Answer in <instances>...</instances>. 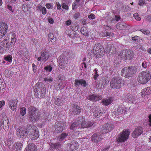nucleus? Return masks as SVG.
Here are the masks:
<instances>
[{
	"instance_id": "obj_2",
	"label": "nucleus",
	"mask_w": 151,
	"mask_h": 151,
	"mask_svg": "<svg viewBox=\"0 0 151 151\" xmlns=\"http://www.w3.org/2000/svg\"><path fill=\"white\" fill-rule=\"evenodd\" d=\"M29 117V120L34 122L39 120L40 118V113L38 109L34 106H30L28 109Z\"/></svg>"
},
{
	"instance_id": "obj_43",
	"label": "nucleus",
	"mask_w": 151,
	"mask_h": 151,
	"mask_svg": "<svg viewBox=\"0 0 151 151\" xmlns=\"http://www.w3.org/2000/svg\"><path fill=\"white\" fill-rule=\"evenodd\" d=\"M44 69L46 71L50 72L52 70V67L51 65H49L45 66Z\"/></svg>"
},
{
	"instance_id": "obj_45",
	"label": "nucleus",
	"mask_w": 151,
	"mask_h": 151,
	"mask_svg": "<svg viewBox=\"0 0 151 151\" xmlns=\"http://www.w3.org/2000/svg\"><path fill=\"white\" fill-rule=\"evenodd\" d=\"M60 144L59 142H58L52 145V147L53 149H57L60 148Z\"/></svg>"
},
{
	"instance_id": "obj_37",
	"label": "nucleus",
	"mask_w": 151,
	"mask_h": 151,
	"mask_svg": "<svg viewBox=\"0 0 151 151\" xmlns=\"http://www.w3.org/2000/svg\"><path fill=\"white\" fill-rule=\"evenodd\" d=\"M151 90L150 87H147L142 90V95H149L150 93Z\"/></svg>"
},
{
	"instance_id": "obj_27",
	"label": "nucleus",
	"mask_w": 151,
	"mask_h": 151,
	"mask_svg": "<svg viewBox=\"0 0 151 151\" xmlns=\"http://www.w3.org/2000/svg\"><path fill=\"white\" fill-rule=\"evenodd\" d=\"M135 99L131 94H128L125 96V100L126 101L129 102L130 101L133 104H135Z\"/></svg>"
},
{
	"instance_id": "obj_60",
	"label": "nucleus",
	"mask_w": 151,
	"mask_h": 151,
	"mask_svg": "<svg viewBox=\"0 0 151 151\" xmlns=\"http://www.w3.org/2000/svg\"><path fill=\"white\" fill-rule=\"evenodd\" d=\"M32 67L33 71L34 72H35L37 68V66L34 63H33L32 64Z\"/></svg>"
},
{
	"instance_id": "obj_6",
	"label": "nucleus",
	"mask_w": 151,
	"mask_h": 151,
	"mask_svg": "<svg viewBox=\"0 0 151 151\" xmlns=\"http://www.w3.org/2000/svg\"><path fill=\"white\" fill-rule=\"evenodd\" d=\"M93 52L96 57L98 58H101L104 54V49L101 44H95L93 46Z\"/></svg>"
},
{
	"instance_id": "obj_14",
	"label": "nucleus",
	"mask_w": 151,
	"mask_h": 151,
	"mask_svg": "<svg viewBox=\"0 0 151 151\" xmlns=\"http://www.w3.org/2000/svg\"><path fill=\"white\" fill-rule=\"evenodd\" d=\"M56 130L58 131L59 132H62L65 129L66 127V123L63 121L57 122L55 123Z\"/></svg>"
},
{
	"instance_id": "obj_36",
	"label": "nucleus",
	"mask_w": 151,
	"mask_h": 151,
	"mask_svg": "<svg viewBox=\"0 0 151 151\" xmlns=\"http://www.w3.org/2000/svg\"><path fill=\"white\" fill-rule=\"evenodd\" d=\"M9 41L7 39H4L3 41V42L0 43L2 45V47H5L6 48H9L11 47L9 43H8Z\"/></svg>"
},
{
	"instance_id": "obj_42",
	"label": "nucleus",
	"mask_w": 151,
	"mask_h": 151,
	"mask_svg": "<svg viewBox=\"0 0 151 151\" xmlns=\"http://www.w3.org/2000/svg\"><path fill=\"white\" fill-rule=\"evenodd\" d=\"M117 112L120 114L125 113V110L124 109V108L122 107H119L117 109Z\"/></svg>"
},
{
	"instance_id": "obj_29",
	"label": "nucleus",
	"mask_w": 151,
	"mask_h": 151,
	"mask_svg": "<svg viewBox=\"0 0 151 151\" xmlns=\"http://www.w3.org/2000/svg\"><path fill=\"white\" fill-rule=\"evenodd\" d=\"M54 37L53 34L52 33H50L48 35L49 44L50 45H52L53 44V42L56 41V39L54 38Z\"/></svg>"
},
{
	"instance_id": "obj_24",
	"label": "nucleus",
	"mask_w": 151,
	"mask_h": 151,
	"mask_svg": "<svg viewBox=\"0 0 151 151\" xmlns=\"http://www.w3.org/2000/svg\"><path fill=\"white\" fill-rule=\"evenodd\" d=\"M102 98L101 95H98L94 94L90 95L89 99L92 101H96L101 100Z\"/></svg>"
},
{
	"instance_id": "obj_32",
	"label": "nucleus",
	"mask_w": 151,
	"mask_h": 151,
	"mask_svg": "<svg viewBox=\"0 0 151 151\" xmlns=\"http://www.w3.org/2000/svg\"><path fill=\"white\" fill-rule=\"evenodd\" d=\"M103 113L101 112V110L97 109H96L93 112V114L94 117L96 118H99L101 116V114Z\"/></svg>"
},
{
	"instance_id": "obj_58",
	"label": "nucleus",
	"mask_w": 151,
	"mask_h": 151,
	"mask_svg": "<svg viewBox=\"0 0 151 151\" xmlns=\"http://www.w3.org/2000/svg\"><path fill=\"white\" fill-rule=\"evenodd\" d=\"M71 29L74 32L77 31L78 29V26L75 25H73Z\"/></svg>"
},
{
	"instance_id": "obj_28",
	"label": "nucleus",
	"mask_w": 151,
	"mask_h": 151,
	"mask_svg": "<svg viewBox=\"0 0 151 151\" xmlns=\"http://www.w3.org/2000/svg\"><path fill=\"white\" fill-rule=\"evenodd\" d=\"M3 129L6 131H7L9 129V122L8 119L4 120L2 123Z\"/></svg>"
},
{
	"instance_id": "obj_34",
	"label": "nucleus",
	"mask_w": 151,
	"mask_h": 151,
	"mask_svg": "<svg viewBox=\"0 0 151 151\" xmlns=\"http://www.w3.org/2000/svg\"><path fill=\"white\" fill-rule=\"evenodd\" d=\"M11 34L12 35V36L11 37V40L10 43H9V44L11 47L15 44L16 40V37L15 34L13 32Z\"/></svg>"
},
{
	"instance_id": "obj_16",
	"label": "nucleus",
	"mask_w": 151,
	"mask_h": 151,
	"mask_svg": "<svg viewBox=\"0 0 151 151\" xmlns=\"http://www.w3.org/2000/svg\"><path fill=\"white\" fill-rule=\"evenodd\" d=\"M72 108L70 110V113L72 115L79 114L81 111L80 107L76 104L72 105Z\"/></svg>"
},
{
	"instance_id": "obj_21",
	"label": "nucleus",
	"mask_w": 151,
	"mask_h": 151,
	"mask_svg": "<svg viewBox=\"0 0 151 151\" xmlns=\"http://www.w3.org/2000/svg\"><path fill=\"white\" fill-rule=\"evenodd\" d=\"M22 144L20 142H17L13 145L12 149L13 151H21L22 148Z\"/></svg>"
},
{
	"instance_id": "obj_12",
	"label": "nucleus",
	"mask_w": 151,
	"mask_h": 151,
	"mask_svg": "<svg viewBox=\"0 0 151 151\" xmlns=\"http://www.w3.org/2000/svg\"><path fill=\"white\" fill-rule=\"evenodd\" d=\"M78 120L80 121V128H88L93 124V123L90 121H85V119L82 117H79Z\"/></svg>"
},
{
	"instance_id": "obj_64",
	"label": "nucleus",
	"mask_w": 151,
	"mask_h": 151,
	"mask_svg": "<svg viewBox=\"0 0 151 151\" xmlns=\"http://www.w3.org/2000/svg\"><path fill=\"white\" fill-rule=\"evenodd\" d=\"M144 0H139V5L140 6H142L145 3Z\"/></svg>"
},
{
	"instance_id": "obj_4",
	"label": "nucleus",
	"mask_w": 151,
	"mask_h": 151,
	"mask_svg": "<svg viewBox=\"0 0 151 151\" xmlns=\"http://www.w3.org/2000/svg\"><path fill=\"white\" fill-rule=\"evenodd\" d=\"M150 78L151 76L149 72L144 71L139 74L138 81L140 83L145 84L150 80Z\"/></svg>"
},
{
	"instance_id": "obj_50",
	"label": "nucleus",
	"mask_w": 151,
	"mask_h": 151,
	"mask_svg": "<svg viewBox=\"0 0 151 151\" xmlns=\"http://www.w3.org/2000/svg\"><path fill=\"white\" fill-rule=\"evenodd\" d=\"M146 21L151 23V14H150L145 17Z\"/></svg>"
},
{
	"instance_id": "obj_20",
	"label": "nucleus",
	"mask_w": 151,
	"mask_h": 151,
	"mask_svg": "<svg viewBox=\"0 0 151 151\" xmlns=\"http://www.w3.org/2000/svg\"><path fill=\"white\" fill-rule=\"evenodd\" d=\"M143 132V130L142 127H138L136 128L132 134V136L134 138L137 137L141 135Z\"/></svg>"
},
{
	"instance_id": "obj_18",
	"label": "nucleus",
	"mask_w": 151,
	"mask_h": 151,
	"mask_svg": "<svg viewBox=\"0 0 151 151\" xmlns=\"http://www.w3.org/2000/svg\"><path fill=\"white\" fill-rule=\"evenodd\" d=\"M7 102L9 108L12 110L14 111L16 109L17 103V99H9Z\"/></svg>"
},
{
	"instance_id": "obj_10",
	"label": "nucleus",
	"mask_w": 151,
	"mask_h": 151,
	"mask_svg": "<svg viewBox=\"0 0 151 151\" xmlns=\"http://www.w3.org/2000/svg\"><path fill=\"white\" fill-rule=\"evenodd\" d=\"M27 129L25 128L19 127L16 131V134L21 138H26L27 135Z\"/></svg>"
},
{
	"instance_id": "obj_25",
	"label": "nucleus",
	"mask_w": 151,
	"mask_h": 151,
	"mask_svg": "<svg viewBox=\"0 0 151 151\" xmlns=\"http://www.w3.org/2000/svg\"><path fill=\"white\" fill-rule=\"evenodd\" d=\"M80 125V121H79L78 118L77 121L73 123L70 126V130L71 131V133L72 132V131H73V134L74 132L72 130H73L76 129L77 127H79Z\"/></svg>"
},
{
	"instance_id": "obj_54",
	"label": "nucleus",
	"mask_w": 151,
	"mask_h": 151,
	"mask_svg": "<svg viewBox=\"0 0 151 151\" xmlns=\"http://www.w3.org/2000/svg\"><path fill=\"white\" fill-rule=\"evenodd\" d=\"M62 7L66 10H68V6L65 3H63L62 4Z\"/></svg>"
},
{
	"instance_id": "obj_31",
	"label": "nucleus",
	"mask_w": 151,
	"mask_h": 151,
	"mask_svg": "<svg viewBox=\"0 0 151 151\" xmlns=\"http://www.w3.org/2000/svg\"><path fill=\"white\" fill-rule=\"evenodd\" d=\"M126 26V24L123 22H119L116 25V28L120 29H122L125 28Z\"/></svg>"
},
{
	"instance_id": "obj_11",
	"label": "nucleus",
	"mask_w": 151,
	"mask_h": 151,
	"mask_svg": "<svg viewBox=\"0 0 151 151\" xmlns=\"http://www.w3.org/2000/svg\"><path fill=\"white\" fill-rule=\"evenodd\" d=\"M59 66L62 69L65 68V65L67 64L68 60L67 57L65 55H60L58 59Z\"/></svg>"
},
{
	"instance_id": "obj_55",
	"label": "nucleus",
	"mask_w": 151,
	"mask_h": 151,
	"mask_svg": "<svg viewBox=\"0 0 151 151\" xmlns=\"http://www.w3.org/2000/svg\"><path fill=\"white\" fill-rule=\"evenodd\" d=\"M87 52L88 53V56H90V58L91 59L93 51L92 52V50H87Z\"/></svg>"
},
{
	"instance_id": "obj_15",
	"label": "nucleus",
	"mask_w": 151,
	"mask_h": 151,
	"mask_svg": "<svg viewBox=\"0 0 151 151\" xmlns=\"http://www.w3.org/2000/svg\"><path fill=\"white\" fill-rule=\"evenodd\" d=\"M104 136L100 133H96L94 134L91 137V140L94 142H98L103 139Z\"/></svg>"
},
{
	"instance_id": "obj_62",
	"label": "nucleus",
	"mask_w": 151,
	"mask_h": 151,
	"mask_svg": "<svg viewBox=\"0 0 151 151\" xmlns=\"http://www.w3.org/2000/svg\"><path fill=\"white\" fill-rule=\"evenodd\" d=\"M80 14L78 13H76L74 15V18L76 19H77L80 16Z\"/></svg>"
},
{
	"instance_id": "obj_1",
	"label": "nucleus",
	"mask_w": 151,
	"mask_h": 151,
	"mask_svg": "<svg viewBox=\"0 0 151 151\" xmlns=\"http://www.w3.org/2000/svg\"><path fill=\"white\" fill-rule=\"evenodd\" d=\"M34 96L35 97L42 99L45 96L46 93V88L43 83H37L33 87Z\"/></svg>"
},
{
	"instance_id": "obj_41",
	"label": "nucleus",
	"mask_w": 151,
	"mask_h": 151,
	"mask_svg": "<svg viewBox=\"0 0 151 151\" xmlns=\"http://www.w3.org/2000/svg\"><path fill=\"white\" fill-rule=\"evenodd\" d=\"M81 32L83 35H85L86 36H88V35L87 31L86 28L85 27H82L81 29Z\"/></svg>"
},
{
	"instance_id": "obj_17",
	"label": "nucleus",
	"mask_w": 151,
	"mask_h": 151,
	"mask_svg": "<svg viewBox=\"0 0 151 151\" xmlns=\"http://www.w3.org/2000/svg\"><path fill=\"white\" fill-rule=\"evenodd\" d=\"M71 132V131H70V132H68L67 133L65 132L62 133L57 137V139L59 141H62L68 136L70 135H71V138H73V136L75 135V134L74 132H73H73L70 133ZM72 132H73V131H72Z\"/></svg>"
},
{
	"instance_id": "obj_57",
	"label": "nucleus",
	"mask_w": 151,
	"mask_h": 151,
	"mask_svg": "<svg viewBox=\"0 0 151 151\" xmlns=\"http://www.w3.org/2000/svg\"><path fill=\"white\" fill-rule=\"evenodd\" d=\"M140 31L145 35H148L150 33V32L149 31H148L146 30L141 29Z\"/></svg>"
},
{
	"instance_id": "obj_63",
	"label": "nucleus",
	"mask_w": 151,
	"mask_h": 151,
	"mask_svg": "<svg viewBox=\"0 0 151 151\" xmlns=\"http://www.w3.org/2000/svg\"><path fill=\"white\" fill-rule=\"evenodd\" d=\"M81 23L83 25H86V23H88L87 20L86 19H83L81 20Z\"/></svg>"
},
{
	"instance_id": "obj_7",
	"label": "nucleus",
	"mask_w": 151,
	"mask_h": 151,
	"mask_svg": "<svg viewBox=\"0 0 151 151\" xmlns=\"http://www.w3.org/2000/svg\"><path fill=\"white\" fill-rule=\"evenodd\" d=\"M123 81L122 79L117 76H115L110 81V86L111 88L114 89H119L123 85L122 83Z\"/></svg>"
},
{
	"instance_id": "obj_30",
	"label": "nucleus",
	"mask_w": 151,
	"mask_h": 151,
	"mask_svg": "<svg viewBox=\"0 0 151 151\" xmlns=\"http://www.w3.org/2000/svg\"><path fill=\"white\" fill-rule=\"evenodd\" d=\"M112 99L111 98H109L108 99H103L102 101V103L103 105L107 106L112 103Z\"/></svg>"
},
{
	"instance_id": "obj_5",
	"label": "nucleus",
	"mask_w": 151,
	"mask_h": 151,
	"mask_svg": "<svg viewBox=\"0 0 151 151\" xmlns=\"http://www.w3.org/2000/svg\"><path fill=\"white\" fill-rule=\"evenodd\" d=\"M118 55L124 60H130L133 58L134 54L132 50L129 49H126L120 52Z\"/></svg>"
},
{
	"instance_id": "obj_47",
	"label": "nucleus",
	"mask_w": 151,
	"mask_h": 151,
	"mask_svg": "<svg viewBox=\"0 0 151 151\" xmlns=\"http://www.w3.org/2000/svg\"><path fill=\"white\" fill-rule=\"evenodd\" d=\"M4 59L6 61H8L9 63H11L12 61V56L11 55H8L4 57Z\"/></svg>"
},
{
	"instance_id": "obj_19",
	"label": "nucleus",
	"mask_w": 151,
	"mask_h": 151,
	"mask_svg": "<svg viewBox=\"0 0 151 151\" xmlns=\"http://www.w3.org/2000/svg\"><path fill=\"white\" fill-rule=\"evenodd\" d=\"M63 83L64 82L63 80L59 78L54 84L55 89L57 91L62 89L65 86Z\"/></svg>"
},
{
	"instance_id": "obj_56",
	"label": "nucleus",
	"mask_w": 151,
	"mask_h": 151,
	"mask_svg": "<svg viewBox=\"0 0 151 151\" xmlns=\"http://www.w3.org/2000/svg\"><path fill=\"white\" fill-rule=\"evenodd\" d=\"M68 54L70 58H74L76 55L75 53L73 52H69Z\"/></svg>"
},
{
	"instance_id": "obj_49",
	"label": "nucleus",
	"mask_w": 151,
	"mask_h": 151,
	"mask_svg": "<svg viewBox=\"0 0 151 151\" xmlns=\"http://www.w3.org/2000/svg\"><path fill=\"white\" fill-rule=\"evenodd\" d=\"M5 74L6 75H7V77H10L12 76V74L11 73V72L8 69H6L5 71Z\"/></svg>"
},
{
	"instance_id": "obj_61",
	"label": "nucleus",
	"mask_w": 151,
	"mask_h": 151,
	"mask_svg": "<svg viewBox=\"0 0 151 151\" xmlns=\"http://www.w3.org/2000/svg\"><path fill=\"white\" fill-rule=\"evenodd\" d=\"M41 11L43 14H45L47 12L46 9L45 7H42L41 9Z\"/></svg>"
},
{
	"instance_id": "obj_26",
	"label": "nucleus",
	"mask_w": 151,
	"mask_h": 151,
	"mask_svg": "<svg viewBox=\"0 0 151 151\" xmlns=\"http://www.w3.org/2000/svg\"><path fill=\"white\" fill-rule=\"evenodd\" d=\"M37 150L36 146L33 143L29 144L26 148L25 151H35Z\"/></svg>"
},
{
	"instance_id": "obj_59",
	"label": "nucleus",
	"mask_w": 151,
	"mask_h": 151,
	"mask_svg": "<svg viewBox=\"0 0 151 151\" xmlns=\"http://www.w3.org/2000/svg\"><path fill=\"white\" fill-rule=\"evenodd\" d=\"M88 18L89 19H93L95 18V16L93 14H91L88 16Z\"/></svg>"
},
{
	"instance_id": "obj_13",
	"label": "nucleus",
	"mask_w": 151,
	"mask_h": 151,
	"mask_svg": "<svg viewBox=\"0 0 151 151\" xmlns=\"http://www.w3.org/2000/svg\"><path fill=\"white\" fill-rule=\"evenodd\" d=\"M7 24L3 22H0V39L3 37L6 33L8 30Z\"/></svg>"
},
{
	"instance_id": "obj_22",
	"label": "nucleus",
	"mask_w": 151,
	"mask_h": 151,
	"mask_svg": "<svg viewBox=\"0 0 151 151\" xmlns=\"http://www.w3.org/2000/svg\"><path fill=\"white\" fill-rule=\"evenodd\" d=\"M69 149L70 151H73L78 148V145L77 142L75 141H73L68 145Z\"/></svg>"
},
{
	"instance_id": "obj_35",
	"label": "nucleus",
	"mask_w": 151,
	"mask_h": 151,
	"mask_svg": "<svg viewBox=\"0 0 151 151\" xmlns=\"http://www.w3.org/2000/svg\"><path fill=\"white\" fill-rule=\"evenodd\" d=\"M41 56L42 58V60H45V61H46L49 57L48 53L46 51L41 52Z\"/></svg>"
},
{
	"instance_id": "obj_38",
	"label": "nucleus",
	"mask_w": 151,
	"mask_h": 151,
	"mask_svg": "<svg viewBox=\"0 0 151 151\" xmlns=\"http://www.w3.org/2000/svg\"><path fill=\"white\" fill-rule=\"evenodd\" d=\"M104 126L106 128H107L108 130H109V132L114 127V125L110 123L106 124Z\"/></svg>"
},
{
	"instance_id": "obj_8",
	"label": "nucleus",
	"mask_w": 151,
	"mask_h": 151,
	"mask_svg": "<svg viewBox=\"0 0 151 151\" xmlns=\"http://www.w3.org/2000/svg\"><path fill=\"white\" fill-rule=\"evenodd\" d=\"M27 130V135L30 137L32 140H35L39 137V132L36 126H33Z\"/></svg>"
},
{
	"instance_id": "obj_9",
	"label": "nucleus",
	"mask_w": 151,
	"mask_h": 151,
	"mask_svg": "<svg viewBox=\"0 0 151 151\" xmlns=\"http://www.w3.org/2000/svg\"><path fill=\"white\" fill-rule=\"evenodd\" d=\"M129 134V132L128 130L124 131L117 136V141L120 142L125 141L128 138Z\"/></svg>"
},
{
	"instance_id": "obj_40",
	"label": "nucleus",
	"mask_w": 151,
	"mask_h": 151,
	"mask_svg": "<svg viewBox=\"0 0 151 151\" xmlns=\"http://www.w3.org/2000/svg\"><path fill=\"white\" fill-rule=\"evenodd\" d=\"M140 39L139 37L137 36H135L132 37L133 42L135 44L137 43L139 41Z\"/></svg>"
},
{
	"instance_id": "obj_39",
	"label": "nucleus",
	"mask_w": 151,
	"mask_h": 151,
	"mask_svg": "<svg viewBox=\"0 0 151 151\" xmlns=\"http://www.w3.org/2000/svg\"><path fill=\"white\" fill-rule=\"evenodd\" d=\"M5 143L6 145L9 148L11 145L13 143L12 139L11 138H9L5 141Z\"/></svg>"
},
{
	"instance_id": "obj_33",
	"label": "nucleus",
	"mask_w": 151,
	"mask_h": 151,
	"mask_svg": "<svg viewBox=\"0 0 151 151\" xmlns=\"http://www.w3.org/2000/svg\"><path fill=\"white\" fill-rule=\"evenodd\" d=\"M100 81H102V82H100L102 85H104L105 84H108L109 80L108 77L106 76L103 77L100 80Z\"/></svg>"
},
{
	"instance_id": "obj_51",
	"label": "nucleus",
	"mask_w": 151,
	"mask_h": 151,
	"mask_svg": "<svg viewBox=\"0 0 151 151\" xmlns=\"http://www.w3.org/2000/svg\"><path fill=\"white\" fill-rule=\"evenodd\" d=\"M115 4H116V6L117 8L121 7L123 4L122 3L119 1H116Z\"/></svg>"
},
{
	"instance_id": "obj_52",
	"label": "nucleus",
	"mask_w": 151,
	"mask_h": 151,
	"mask_svg": "<svg viewBox=\"0 0 151 151\" xmlns=\"http://www.w3.org/2000/svg\"><path fill=\"white\" fill-rule=\"evenodd\" d=\"M44 81L46 82H52L53 81V78L50 77H45L44 78Z\"/></svg>"
},
{
	"instance_id": "obj_23",
	"label": "nucleus",
	"mask_w": 151,
	"mask_h": 151,
	"mask_svg": "<svg viewBox=\"0 0 151 151\" xmlns=\"http://www.w3.org/2000/svg\"><path fill=\"white\" fill-rule=\"evenodd\" d=\"M75 81V85L76 87H78L80 85H83L84 87H85L87 85L86 81L83 79H76Z\"/></svg>"
},
{
	"instance_id": "obj_46",
	"label": "nucleus",
	"mask_w": 151,
	"mask_h": 151,
	"mask_svg": "<svg viewBox=\"0 0 151 151\" xmlns=\"http://www.w3.org/2000/svg\"><path fill=\"white\" fill-rule=\"evenodd\" d=\"M54 103L55 104L58 105H61V99H60L58 98H57L54 100Z\"/></svg>"
},
{
	"instance_id": "obj_48",
	"label": "nucleus",
	"mask_w": 151,
	"mask_h": 151,
	"mask_svg": "<svg viewBox=\"0 0 151 151\" xmlns=\"http://www.w3.org/2000/svg\"><path fill=\"white\" fill-rule=\"evenodd\" d=\"M26 109L25 107H22L20 109V114L22 116H24L26 113Z\"/></svg>"
},
{
	"instance_id": "obj_44",
	"label": "nucleus",
	"mask_w": 151,
	"mask_h": 151,
	"mask_svg": "<svg viewBox=\"0 0 151 151\" xmlns=\"http://www.w3.org/2000/svg\"><path fill=\"white\" fill-rule=\"evenodd\" d=\"M109 132V130H108L107 128H106L104 126L102 128L100 134L103 135L104 134H106Z\"/></svg>"
},
{
	"instance_id": "obj_53",
	"label": "nucleus",
	"mask_w": 151,
	"mask_h": 151,
	"mask_svg": "<svg viewBox=\"0 0 151 151\" xmlns=\"http://www.w3.org/2000/svg\"><path fill=\"white\" fill-rule=\"evenodd\" d=\"M133 16L134 17L135 19L137 20L140 21L141 19V18L139 16V15H138L137 14H133Z\"/></svg>"
},
{
	"instance_id": "obj_3",
	"label": "nucleus",
	"mask_w": 151,
	"mask_h": 151,
	"mask_svg": "<svg viewBox=\"0 0 151 151\" xmlns=\"http://www.w3.org/2000/svg\"><path fill=\"white\" fill-rule=\"evenodd\" d=\"M137 70V68L134 66L125 67L122 70L121 74L122 76L125 77H130L136 73Z\"/></svg>"
}]
</instances>
